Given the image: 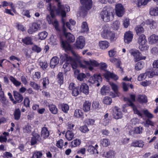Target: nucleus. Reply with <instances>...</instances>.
<instances>
[{
  "label": "nucleus",
  "instance_id": "4d7b16f0",
  "mask_svg": "<svg viewBox=\"0 0 158 158\" xmlns=\"http://www.w3.org/2000/svg\"><path fill=\"white\" fill-rule=\"evenodd\" d=\"M79 129L81 132L84 133H85L89 131L87 126L85 125L80 126Z\"/></svg>",
  "mask_w": 158,
  "mask_h": 158
},
{
  "label": "nucleus",
  "instance_id": "603ef678",
  "mask_svg": "<svg viewBox=\"0 0 158 158\" xmlns=\"http://www.w3.org/2000/svg\"><path fill=\"white\" fill-rule=\"evenodd\" d=\"M95 122V120L91 118L86 119L84 121L85 123L88 126L93 125L94 124Z\"/></svg>",
  "mask_w": 158,
  "mask_h": 158
},
{
  "label": "nucleus",
  "instance_id": "a878e982",
  "mask_svg": "<svg viewBox=\"0 0 158 158\" xmlns=\"http://www.w3.org/2000/svg\"><path fill=\"white\" fill-rule=\"evenodd\" d=\"M142 25H137L135 28L136 34L138 35H140L143 34L144 32V28Z\"/></svg>",
  "mask_w": 158,
  "mask_h": 158
},
{
  "label": "nucleus",
  "instance_id": "c9c22d12",
  "mask_svg": "<svg viewBox=\"0 0 158 158\" xmlns=\"http://www.w3.org/2000/svg\"><path fill=\"white\" fill-rule=\"evenodd\" d=\"M60 108L64 113H67L69 110V107L67 104L63 103L60 105Z\"/></svg>",
  "mask_w": 158,
  "mask_h": 158
},
{
  "label": "nucleus",
  "instance_id": "6ab92c4d",
  "mask_svg": "<svg viewBox=\"0 0 158 158\" xmlns=\"http://www.w3.org/2000/svg\"><path fill=\"white\" fill-rule=\"evenodd\" d=\"M41 135V137L44 139L48 138L50 135V132L47 127H44L42 128Z\"/></svg>",
  "mask_w": 158,
  "mask_h": 158
},
{
  "label": "nucleus",
  "instance_id": "c85d7f7f",
  "mask_svg": "<svg viewBox=\"0 0 158 158\" xmlns=\"http://www.w3.org/2000/svg\"><path fill=\"white\" fill-rule=\"evenodd\" d=\"M110 84L112 89L115 94L112 93V95L113 97H115L117 96L118 93V86L113 82H110Z\"/></svg>",
  "mask_w": 158,
  "mask_h": 158
},
{
  "label": "nucleus",
  "instance_id": "de8ad7c7",
  "mask_svg": "<svg viewBox=\"0 0 158 158\" xmlns=\"http://www.w3.org/2000/svg\"><path fill=\"white\" fill-rule=\"evenodd\" d=\"M39 39L40 40L45 39L48 35L47 32L45 31H44L40 32L38 34Z\"/></svg>",
  "mask_w": 158,
  "mask_h": 158
},
{
  "label": "nucleus",
  "instance_id": "7c9ffc66",
  "mask_svg": "<svg viewBox=\"0 0 158 158\" xmlns=\"http://www.w3.org/2000/svg\"><path fill=\"white\" fill-rule=\"evenodd\" d=\"M67 41L69 43H73L75 40L74 36L70 32H68L64 35Z\"/></svg>",
  "mask_w": 158,
  "mask_h": 158
},
{
  "label": "nucleus",
  "instance_id": "1a4fd4ad",
  "mask_svg": "<svg viewBox=\"0 0 158 158\" xmlns=\"http://www.w3.org/2000/svg\"><path fill=\"white\" fill-rule=\"evenodd\" d=\"M75 84L74 83H70L69 85V89L71 91L72 96L76 97L81 92L80 87L78 86L75 87Z\"/></svg>",
  "mask_w": 158,
  "mask_h": 158
},
{
  "label": "nucleus",
  "instance_id": "f704fd0d",
  "mask_svg": "<svg viewBox=\"0 0 158 158\" xmlns=\"http://www.w3.org/2000/svg\"><path fill=\"white\" fill-rule=\"evenodd\" d=\"M150 14L152 16H156L158 15V7H152L149 10Z\"/></svg>",
  "mask_w": 158,
  "mask_h": 158
},
{
  "label": "nucleus",
  "instance_id": "4c0bfd02",
  "mask_svg": "<svg viewBox=\"0 0 158 158\" xmlns=\"http://www.w3.org/2000/svg\"><path fill=\"white\" fill-rule=\"evenodd\" d=\"M58 82L61 85L64 83V76L63 73L62 72H59L57 76Z\"/></svg>",
  "mask_w": 158,
  "mask_h": 158
},
{
  "label": "nucleus",
  "instance_id": "473e14b6",
  "mask_svg": "<svg viewBox=\"0 0 158 158\" xmlns=\"http://www.w3.org/2000/svg\"><path fill=\"white\" fill-rule=\"evenodd\" d=\"M1 5L3 7L10 6L13 10H15V5L12 2H8L6 1H3L1 2Z\"/></svg>",
  "mask_w": 158,
  "mask_h": 158
},
{
  "label": "nucleus",
  "instance_id": "864d4df0",
  "mask_svg": "<svg viewBox=\"0 0 158 158\" xmlns=\"http://www.w3.org/2000/svg\"><path fill=\"white\" fill-rule=\"evenodd\" d=\"M42 155V151H35L33 153L32 158H41Z\"/></svg>",
  "mask_w": 158,
  "mask_h": 158
},
{
  "label": "nucleus",
  "instance_id": "c756f323",
  "mask_svg": "<svg viewBox=\"0 0 158 158\" xmlns=\"http://www.w3.org/2000/svg\"><path fill=\"white\" fill-rule=\"evenodd\" d=\"M14 118L15 120H19L21 118V112L19 108L15 109L13 113Z\"/></svg>",
  "mask_w": 158,
  "mask_h": 158
},
{
  "label": "nucleus",
  "instance_id": "4be33fe9",
  "mask_svg": "<svg viewBox=\"0 0 158 158\" xmlns=\"http://www.w3.org/2000/svg\"><path fill=\"white\" fill-rule=\"evenodd\" d=\"M59 61L58 57L57 56H53L51 59L50 63V67L52 68H54L58 64Z\"/></svg>",
  "mask_w": 158,
  "mask_h": 158
},
{
  "label": "nucleus",
  "instance_id": "9d476101",
  "mask_svg": "<svg viewBox=\"0 0 158 158\" xmlns=\"http://www.w3.org/2000/svg\"><path fill=\"white\" fill-rule=\"evenodd\" d=\"M116 14L118 17H122L125 12V9L121 3H118L116 5L115 7Z\"/></svg>",
  "mask_w": 158,
  "mask_h": 158
},
{
  "label": "nucleus",
  "instance_id": "423d86ee",
  "mask_svg": "<svg viewBox=\"0 0 158 158\" xmlns=\"http://www.w3.org/2000/svg\"><path fill=\"white\" fill-rule=\"evenodd\" d=\"M139 36L137 39V43L140 45L139 47V49L141 51L147 50L148 47L145 45V44L147 41L145 35L143 34H142Z\"/></svg>",
  "mask_w": 158,
  "mask_h": 158
},
{
  "label": "nucleus",
  "instance_id": "bb28decb",
  "mask_svg": "<svg viewBox=\"0 0 158 158\" xmlns=\"http://www.w3.org/2000/svg\"><path fill=\"white\" fill-rule=\"evenodd\" d=\"M49 110L51 113L56 114L58 112V109L56 106L53 104H51L48 105Z\"/></svg>",
  "mask_w": 158,
  "mask_h": 158
},
{
  "label": "nucleus",
  "instance_id": "052dcab7",
  "mask_svg": "<svg viewBox=\"0 0 158 158\" xmlns=\"http://www.w3.org/2000/svg\"><path fill=\"white\" fill-rule=\"evenodd\" d=\"M64 141L62 139H60L58 140L56 144V146L60 149H62L63 148Z\"/></svg>",
  "mask_w": 158,
  "mask_h": 158
},
{
  "label": "nucleus",
  "instance_id": "79ce46f5",
  "mask_svg": "<svg viewBox=\"0 0 158 158\" xmlns=\"http://www.w3.org/2000/svg\"><path fill=\"white\" fill-rule=\"evenodd\" d=\"M100 108L101 106L98 102L93 101L92 104V108L93 110L97 111Z\"/></svg>",
  "mask_w": 158,
  "mask_h": 158
},
{
  "label": "nucleus",
  "instance_id": "dca6fc26",
  "mask_svg": "<svg viewBox=\"0 0 158 158\" xmlns=\"http://www.w3.org/2000/svg\"><path fill=\"white\" fill-rule=\"evenodd\" d=\"M144 142L142 140H135L131 143V146L142 148L144 145Z\"/></svg>",
  "mask_w": 158,
  "mask_h": 158
},
{
  "label": "nucleus",
  "instance_id": "ea45409f",
  "mask_svg": "<svg viewBox=\"0 0 158 158\" xmlns=\"http://www.w3.org/2000/svg\"><path fill=\"white\" fill-rule=\"evenodd\" d=\"M10 80L16 87H19L22 84L21 82L17 80L16 79L12 76H10Z\"/></svg>",
  "mask_w": 158,
  "mask_h": 158
},
{
  "label": "nucleus",
  "instance_id": "5701e85b",
  "mask_svg": "<svg viewBox=\"0 0 158 158\" xmlns=\"http://www.w3.org/2000/svg\"><path fill=\"white\" fill-rule=\"evenodd\" d=\"M98 146L97 144H96L95 147L90 145L88 147V151L90 154H98Z\"/></svg>",
  "mask_w": 158,
  "mask_h": 158
},
{
  "label": "nucleus",
  "instance_id": "9b49d317",
  "mask_svg": "<svg viewBox=\"0 0 158 158\" xmlns=\"http://www.w3.org/2000/svg\"><path fill=\"white\" fill-rule=\"evenodd\" d=\"M133 37V34L131 31H128L125 32L124 36V40L125 43L129 44L132 41Z\"/></svg>",
  "mask_w": 158,
  "mask_h": 158
},
{
  "label": "nucleus",
  "instance_id": "aec40b11",
  "mask_svg": "<svg viewBox=\"0 0 158 158\" xmlns=\"http://www.w3.org/2000/svg\"><path fill=\"white\" fill-rule=\"evenodd\" d=\"M80 92H82L86 95H88L89 93V87L85 83H82L80 87Z\"/></svg>",
  "mask_w": 158,
  "mask_h": 158
},
{
  "label": "nucleus",
  "instance_id": "5fc2aeb1",
  "mask_svg": "<svg viewBox=\"0 0 158 158\" xmlns=\"http://www.w3.org/2000/svg\"><path fill=\"white\" fill-rule=\"evenodd\" d=\"M81 143V140L77 139L71 142V145L72 147H75L79 145Z\"/></svg>",
  "mask_w": 158,
  "mask_h": 158
},
{
  "label": "nucleus",
  "instance_id": "338daca9",
  "mask_svg": "<svg viewBox=\"0 0 158 158\" xmlns=\"http://www.w3.org/2000/svg\"><path fill=\"white\" fill-rule=\"evenodd\" d=\"M31 127L29 124L26 125L25 127L23 129L24 132L26 133L30 132L31 131Z\"/></svg>",
  "mask_w": 158,
  "mask_h": 158
},
{
  "label": "nucleus",
  "instance_id": "e433bc0d",
  "mask_svg": "<svg viewBox=\"0 0 158 158\" xmlns=\"http://www.w3.org/2000/svg\"><path fill=\"white\" fill-rule=\"evenodd\" d=\"M100 143L103 147H107L110 144V141L109 139L104 138L100 140Z\"/></svg>",
  "mask_w": 158,
  "mask_h": 158
},
{
  "label": "nucleus",
  "instance_id": "13d9d810",
  "mask_svg": "<svg viewBox=\"0 0 158 158\" xmlns=\"http://www.w3.org/2000/svg\"><path fill=\"white\" fill-rule=\"evenodd\" d=\"M75 125L72 123L68 122L67 125V131L73 132L74 130Z\"/></svg>",
  "mask_w": 158,
  "mask_h": 158
},
{
  "label": "nucleus",
  "instance_id": "f257e3e1",
  "mask_svg": "<svg viewBox=\"0 0 158 158\" xmlns=\"http://www.w3.org/2000/svg\"><path fill=\"white\" fill-rule=\"evenodd\" d=\"M61 58L62 64L63 62H65L63 65V68L65 69H67L66 71L70 70L69 68L70 65L73 69H76L78 67V64L77 60L68 55L65 54L64 56H62Z\"/></svg>",
  "mask_w": 158,
  "mask_h": 158
},
{
  "label": "nucleus",
  "instance_id": "393cba45",
  "mask_svg": "<svg viewBox=\"0 0 158 158\" xmlns=\"http://www.w3.org/2000/svg\"><path fill=\"white\" fill-rule=\"evenodd\" d=\"M148 40L150 44H155L158 41V36L154 34H152L148 38Z\"/></svg>",
  "mask_w": 158,
  "mask_h": 158
},
{
  "label": "nucleus",
  "instance_id": "2f4dec72",
  "mask_svg": "<svg viewBox=\"0 0 158 158\" xmlns=\"http://www.w3.org/2000/svg\"><path fill=\"white\" fill-rule=\"evenodd\" d=\"M99 45L101 48L105 49L109 47V43L106 41H101L99 42Z\"/></svg>",
  "mask_w": 158,
  "mask_h": 158
},
{
  "label": "nucleus",
  "instance_id": "f03ea898",
  "mask_svg": "<svg viewBox=\"0 0 158 158\" xmlns=\"http://www.w3.org/2000/svg\"><path fill=\"white\" fill-rule=\"evenodd\" d=\"M101 35L102 38L109 39L111 42H114L117 39L114 31H110L109 27L106 26L103 27V31L101 33Z\"/></svg>",
  "mask_w": 158,
  "mask_h": 158
},
{
  "label": "nucleus",
  "instance_id": "0e129e2a",
  "mask_svg": "<svg viewBox=\"0 0 158 158\" xmlns=\"http://www.w3.org/2000/svg\"><path fill=\"white\" fill-rule=\"evenodd\" d=\"M39 64L44 70H45L48 66V64L46 61L40 62Z\"/></svg>",
  "mask_w": 158,
  "mask_h": 158
},
{
  "label": "nucleus",
  "instance_id": "cd10ccee",
  "mask_svg": "<svg viewBox=\"0 0 158 158\" xmlns=\"http://www.w3.org/2000/svg\"><path fill=\"white\" fill-rule=\"evenodd\" d=\"M91 102L89 101H85L83 104V109L85 112L89 111L90 109Z\"/></svg>",
  "mask_w": 158,
  "mask_h": 158
},
{
  "label": "nucleus",
  "instance_id": "680f3d73",
  "mask_svg": "<svg viewBox=\"0 0 158 158\" xmlns=\"http://www.w3.org/2000/svg\"><path fill=\"white\" fill-rule=\"evenodd\" d=\"M143 112L145 116L148 118H152L153 117V114L149 112L147 110H144Z\"/></svg>",
  "mask_w": 158,
  "mask_h": 158
},
{
  "label": "nucleus",
  "instance_id": "b1692460",
  "mask_svg": "<svg viewBox=\"0 0 158 158\" xmlns=\"http://www.w3.org/2000/svg\"><path fill=\"white\" fill-rule=\"evenodd\" d=\"M22 42L23 43V45H31L33 44L32 39L31 37L27 36L23 38L22 40Z\"/></svg>",
  "mask_w": 158,
  "mask_h": 158
},
{
  "label": "nucleus",
  "instance_id": "2eb2a0df",
  "mask_svg": "<svg viewBox=\"0 0 158 158\" xmlns=\"http://www.w3.org/2000/svg\"><path fill=\"white\" fill-rule=\"evenodd\" d=\"M40 27V24H38L36 23H32L31 27L28 29V32L29 34H32L33 33L37 31Z\"/></svg>",
  "mask_w": 158,
  "mask_h": 158
},
{
  "label": "nucleus",
  "instance_id": "774afa93",
  "mask_svg": "<svg viewBox=\"0 0 158 158\" xmlns=\"http://www.w3.org/2000/svg\"><path fill=\"white\" fill-rule=\"evenodd\" d=\"M143 128L139 126L135 128L134 132L136 134H141L142 133Z\"/></svg>",
  "mask_w": 158,
  "mask_h": 158
},
{
  "label": "nucleus",
  "instance_id": "a18cd8bd",
  "mask_svg": "<svg viewBox=\"0 0 158 158\" xmlns=\"http://www.w3.org/2000/svg\"><path fill=\"white\" fill-rule=\"evenodd\" d=\"M30 101L29 98L27 97H25L22 103L23 106L27 108H29L30 107Z\"/></svg>",
  "mask_w": 158,
  "mask_h": 158
},
{
  "label": "nucleus",
  "instance_id": "412c9836",
  "mask_svg": "<svg viewBox=\"0 0 158 158\" xmlns=\"http://www.w3.org/2000/svg\"><path fill=\"white\" fill-rule=\"evenodd\" d=\"M74 117L82 120L84 118V113L81 110L76 109L74 111Z\"/></svg>",
  "mask_w": 158,
  "mask_h": 158
},
{
  "label": "nucleus",
  "instance_id": "6e6552de",
  "mask_svg": "<svg viewBox=\"0 0 158 158\" xmlns=\"http://www.w3.org/2000/svg\"><path fill=\"white\" fill-rule=\"evenodd\" d=\"M85 40L82 36H79L77 39L76 42L74 44V47L76 49H82L85 46Z\"/></svg>",
  "mask_w": 158,
  "mask_h": 158
},
{
  "label": "nucleus",
  "instance_id": "7ed1b4c3",
  "mask_svg": "<svg viewBox=\"0 0 158 158\" xmlns=\"http://www.w3.org/2000/svg\"><path fill=\"white\" fill-rule=\"evenodd\" d=\"M80 2L82 5L81 13L85 16L87 14V11L92 8L93 1L92 0H80Z\"/></svg>",
  "mask_w": 158,
  "mask_h": 158
},
{
  "label": "nucleus",
  "instance_id": "e2e57ef3",
  "mask_svg": "<svg viewBox=\"0 0 158 158\" xmlns=\"http://www.w3.org/2000/svg\"><path fill=\"white\" fill-rule=\"evenodd\" d=\"M120 23L118 21H114L113 24V28L114 30H117L119 27Z\"/></svg>",
  "mask_w": 158,
  "mask_h": 158
},
{
  "label": "nucleus",
  "instance_id": "69168bd1",
  "mask_svg": "<svg viewBox=\"0 0 158 158\" xmlns=\"http://www.w3.org/2000/svg\"><path fill=\"white\" fill-rule=\"evenodd\" d=\"M146 73H148V76L149 77L152 78L154 75H158V70H157L156 71V70H154L153 71L150 72H146Z\"/></svg>",
  "mask_w": 158,
  "mask_h": 158
},
{
  "label": "nucleus",
  "instance_id": "39448f33",
  "mask_svg": "<svg viewBox=\"0 0 158 158\" xmlns=\"http://www.w3.org/2000/svg\"><path fill=\"white\" fill-rule=\"evenodd\" d=\"M57 2V8L56 10V13L58 15H61L63 17L66 15V13L65 11V8L67 9V11L68 12L70 10L69 7L68 6V7H65V6L62 4L60 2V0H55Z\"/></svg>",
  "mask_w": 158,
  "mask_h": 158
},
{
  "label": "nucleus",
  "instance_id": "a19ab883",
  "mask_svg": "<svg viewBox=\"0 0 158 158\" xmlns=\"http://www.w3.org/2000/svg\"><path fill=\"white\" fill-rule=\"evenodd\" d=\"M138 101L141 103H146L148 102L147 98L145 95H140L138 96Z\"/></svg>",
  "mask_w": 158,
  "mask_h": 158
},
{
  "label": "nucleus",
  "instance_id": "72a5a7b5",
  "mask_svg": "<svg viewBox=\"0 0 158 158\" xmlns=\"http://www.w3.org/2000/svg\"><path fill=\"white\" fill-rule=\"evenodd\" d=\"M116 154L115 151L110 150L105 154V156L107 158H114Z\"/></svg>",
  "mask_w": 158,
  "mask_h": 158
},
{
  "label": "nucleus",
  "instance_id": "3c124183",
  "mask_svg": "<svg viewBox=\"0 0 158 158\" xmlns=\"http://www.w3.org/2000/svg\"><path fill=\"white\" fill-rule=\"evenodd\" d=\"M30 85V86L35 90H38L40 89V85L34 81H31Z\"/></svg>",
  "mask_w": 158,
  "mask_h": 158
},
{
  "label": "nucleus",
  "instance_id": "49530a36",
  "mask_svg": "<svg viewBox=\"0 0 158 158\" xmlns=\"http://www.w3.org/2000/svg\"><path fill=\"white\" fill-rule=\"evenodd\" d=\"M148 73L146 72L145 73L140 74L138 77V80L139 81H141L145 79L147 76H148Z\"/></svg>",
  "mask_w": 158,
  "mask_h": 158
},
{
  "label": "nucleus",
  "instance_id": "f8f14e48",
  "mask_svg": "<svg viewBox=\"0 0 158 158\" xmlns=\"http://www.w3.org/2000/svg\"><path fill=\"white\" fill-rule=\"evenodd\" d=\"M102 81V78L100 74H94L90 77L89 80V81L92 84L97 82H101Z\"/></svg>",
  "mask_w": 158,
  "mask_h": 158
},
{
  "label": "nucleus",
  "instance_id": "0eeeda50",
  "mask_svg": "<svg viewBox=\"0 0 158 158\" xmlns=\"http://www.w3.org/2000/svg\"><path fill=\"white\" fill-rule=\"evenodd\" d=\"M129 52L131 56L134 57V60L135 62L146 59V56H142L141 53L138 50L131 49L129 51Z\"/></svg>",
  "mask_w": 158,
  "mask_h": 158
},
{
  "label": "nucleus",
  "instance_id": "c03bdc74",
  "mask_svg": "<svg viewBox=\"0 0 158 158\" xmlns=\"http://www.w3.org/2000/svg\"><path fill=\"white\" fill-rule=\"evenodd\" d=\"M144 64V62L143 61H140L137 62L135 64V69L137 71L140 70L143 68Z\"/></svg>",
  "mask_w": 158,
  "mask_h": 158
},
{
  "label": "nucleus",
  "instance_id": "58836bf2",
  "mask_svg": "<svg viewBox=\"0 0 158 158\" xmlns=\"http://www.w3.org/2000/svg\"><path fill=\"white\" fill-rule=\"evenodd\" d=\"M74 134L73 132L67 131H66L65 136L66 138L69 141H71L74 137Z\"/></svg>",
  "mask_w": 158,
  "mask_h": 158
},
{
  "label": "nucleus",
  "instance_id": "bf43d9fd",
  "mask_svg": "<svg viewBox=\"0 0 158 158\" xmlns=\"http://www.w3.org/2000/svg\"><path fill=\"white\" fill-rule=\"evenodd\" d=\"M31 49L33 51L37 53H39L41 51V48L36 45H34L32 47Z\"/></svg>",
  "mask_w": 158,
  "mask_h": 158
},
{
  "label": "nucleus",
  "instance_id": "ddd939ff",
  "mask_svg": "<svg viewBox=\"0 0 158 158\" xmlns=\"http://www.w3.org/2000/svg\"><path fill=\"white\" fill-rule=\"evenodd\" d=\"M13 93L14 96L15 100H14L13 103L14 104H16L17 103L21 102L23 99V95L16 91H14Z\"/></svg>",
  "mask_w": 158,
  "mask_h": 158
},
{
  "label": "nucleus",
  "instance_id": "09e8293b",
  "mask_svg": "<svg viewBox=\"0 0 158 158\" xmlns=\"http://www.w3.org/2000/svg\"><path fill=\"white\" fill-rule=\"evenodd\" d=\"M43 88V89L47 88V85L49 83V81L48 77L44 78L42 79Z\"/></svg>",
  "mask_w": 158,
  "mask_h": 158
},
{
  "label": "nucleus",
  "instance_id": "a211bd4d",
  "mask_svg": "<svg viewBox=\"0 0 158 158\" xmlns=\"http://www.w3.org/2000/svg\"><path fill=\"white\" fill-rule=\"evenodd\" d=\"M155 24H156V22L153 19H147L141 23V25H143V26L145 24L150 25L151 29H154L155 28Z\"/></svg>",
  "mask_w": 158,
  "mask_h": 158
},
{
  "label": "nucleus",
  "instance_id": "6e6d98bb",
  "mask_svg": "<svg viewBox=\"0 0 158 158\" xmlns=\"http://www.w3.org/2000/svg\"><path fill=\"white\" fill-rule=\"evenodd\" d=\"M103 102L106 105H110L112 102V100L110 97L106 96L103 99Z\"/></svg>",
  "mask_w": 158,
  "mask_h": 158
},
{
  "label": "nucleus",
  "instance_id": "8fccbe9b",
  "mask_svg": "<svg viewBox=\"0 0 158 158\" xmlns=\"http://www.w3.org/2000/svg\"><path fill=\"white\" fill-rule=\"evenodd\" d=\"M109 87L103 85L101 89V93L103 95H106V93H109Z\"/></svg>",
  "mask_w": 158,
  "mask_h": 158
},
{
  "label": "nucleus",
  "instance_id": "f3484780",
  "mask_svg": "<svg viewBox=\"0 0 158 158\" xmlns=\"http://www.w3.org/2000/svg\"><path fill=\"white\" fill-rule=\"evenodd\" d=\"M60 41L61 43V45L63 48L66 50L69 51H71L72 48L71 45L68 44L66 41H64L61 36H60Z\"/></svg>",
  "mask_w": 158,
  "mask_h": 158
},
{
  "label": "nucleus",
  "instance_id": "20e7f679",
  "mask_svg": "<svg viewBox=\"0 0 158 158\" xmlns=\"http://www.w3.org/2000/svg\"><path fill=\"white\" fill-rule=\"evenodd\" d=\"M113 14L107 7H105L100 13L99 17L104 22H108L112 20Z\"/></svg>",
  "mask_w": 158,
  "mask_h": 158
},
{
  "label": "nucleus",
  "instance_id": "4468645a",
  "mask_svg": "<svg viewBox=\"0 0 158 158\" xmlns=\"http://www.w3.org/2000/svg\"><path fill=\"white\" fill-rule=\"evenodd\" d=\"M113 115L115 119H118L123 117V114L121 110L117 106H115L113 110Z\"/></svg>",
  "mask_w": 158,
  "mask_h": 158
},
{
  "label": "nucleus",
  "instance_id": "37998d69",
  "mask_svg": "<svg viewBox=\"0 0 158 158\" xmlns=\"http://www.w3.org/2000/svg\"><path fill=\"white\" fill-rule=\"evenodd\" d=\"M81 31L82 32H87L89 31V27L87 23L86 22H82L81 26Z\"/></svg>",
  "mask_w": 158,
  "mask_h": 158
}]
</instances>
